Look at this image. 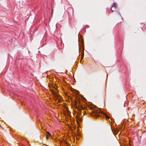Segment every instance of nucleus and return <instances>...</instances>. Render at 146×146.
Wrapping results in <instances>:
<instances>
[{"label": "nucleus", "instance_id": "nucleus-1", "mask_svg": "<svg viewBox=\"0 0 146 146\" xmlns=\"http://www.w3.org/2000/svg\"><path fill=\"white\" fill-rule=\"evenodd\" d=\"M77 100H76L74 102L75 106L78 110H80L81 109L84 110L86 108H83L81 106L80 104V101L77 99Z\"/></svg>", "mask_w": 146, "mask_h": 146}, {"label": "nucleus", "instance_id": "nucleus-2", "mask_svg": "<svg viewBox=\"0 0 146 146\" xmlns=\"http://www.w3.org/2000/svg\"><path fill=\"white\" fill-rule=\"evenodd\" d=\"M51 92L54 95V96L58 100V102H61L62 100V98L61 96L56 93V92H55L53 90H51Z\"/></svg>", "mask_w": 146, "mask_h": 146}, {"label": "nucleus", "instance_id": "nucleus-3", "mask_svg": "<svg viewBox=\"0 0 146 146\" xmlns=\"http://www.w3.org/2000/svg\"><path fill=\"white\" fill-rule=\"evenodd\" d=\"M93 115H95L97 116H99V111L97 110H94L92 112Z\"/></svg>", "mask_w": 146, "mask_h": 146}, {"label": "nucleus", "instance_id": "nucleus-4", "mask_svg": "<svg viewBox=\"0 0 146 146\" xmlns=\"http://www.w3.org/2000/svg\"><path fill=\"white\" fill-rule=\"evenodd\" d=\"M51 136V135L49 132H46V138L47 139H48L49 137Z\"/></svg>", "mask_w": 146, "mask_h": 146}, {"label": "nucleus", "instance_id": "nucleus-5", "mask_svg": "<svg viewBox=\"0 0 146 146\" xmlns=\"http://www.w3.org/2000/svg\"><path fill=\"white\" fill-rule=\"evenodd\" d=\"M113 7H114L115 9V8H116L117 7V5L115 3H113V5L111 9V10L112 11H114V9H113Z\"/></svg>", "mask_w": 146, "mask_h": 146}, {"label": "nucleus", "instance_id": "nucleus-6", "mask_svg": "<svg viewBox=\"0 0 146 146\" xmlns=\"http://www.w3.org/2000/svg\"><path fill=\"white\" fill-rule=\"evenodd\" d=\"M76 120H77V122H78V121H81V119L78 116V115L76 116Z\"/></svg>", "mask_w": 146, "mask_h": 146}, {"label": "nucleus", "instance_id": "nucleus-7", "mask_svg": "<svg viewBox=\"0 0 146 146\" xmlns=\"http://www.w3.org/2000/svg\"><path fill=\"white\" fill-rule=\"evenodd\" d=\"M105 116H106V117L107 118V119H109V118H110L107 115H106V114H105Z\"/></svg>", "mask_w": 146, "mask_h": 146}, {"label": "nucleus", "instance_id": "nucleus-8", "mask_svg": "<svg viewBox=\"0 0 146 146\" xmlns=\"http://www.w3.org/2000/svg\"><path fill=\"white\" fill-rule=\"evenodd\" d=\"M86 113V111H83V113L84 114Z\"/></svg>", "mask_w": 146, "mask_h": 146}, {"label": "nucleus", "instance_id": "nucleus-9", "mask_svg": "<svg viewBox=\"0 0 146 146\" xmlns=\"http://www.w3.org/2000/svg\"><path fill=\"white\" fill-rule=\"evenodd\" d=\"M83 55H82V58H81V60H82V59H83Z\"/></svg>", "mask_w": 146, "mask_h": 146}]
</instances>
